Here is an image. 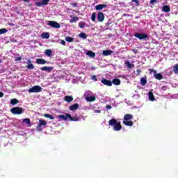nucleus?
<instances>
[{
  "instance_id": "nucleus-1",
  "label": "nucleus",
  "mask_w": 178,
  "mask_h": 178,
  "mask_svg": "<svg viewBox=\"0 0 178 178\" xmlns=\"http://www.w3.org/2000/svg\"><path fill=\"white\" fill-rule=\"evenodd\" d=\"M109 126L113 127L114 131H120V130H122V124H120V122H118L116 119L112 118L108 121Z\"/></svg>"
},
{
  "instance_id": "nucleus-2",
  "label": "nucleus",
  "mask_w": 178,
  "mask_h": 178,
  "mask_svg": "<svg viewBox=\"0 0 178 178\" xmlns=\"http://www.w3.org/2000/svg\"><path fill=\"white\" fill-rule=\"evenodd\" d=\"M131 120H133V115L126 114L124 116L123 124H125V126H129L130 127H131V126H133L134 124L133 121H131Z\"/></svg>"
},
{
  "instance_id": "nucleus-3",
  "label": "nucleus",
  "mask_w": 178,
  "mask_h": 178,
  "mask_svg": "<svg viewBox=\"0 0 178 178\" xmlns=\"http://www.w3.org/2000/svg\"><path fill=\"white\" fill-rule=\"evenodd\" d=\"M10 112L13 115H22V113H24V109L23 107L16 106L12 108Z\"/></svg>"
},
{
  "instance_id": "nucleus-4",
  "label": "nucleus",
  "mask_w": 178,
  "mask_h": 178,
  "mask_svg": "<svg viewBox=\"0 0 178 178\" xmlns=\"http://www.w3.org/2000/svg\"><path fill=\"white\" fill-rule=\"evenodd\" d=\"M47 126V121L44 120H40L39 123L36 127V130L38 131H42V129L45 128Z\"/></svg>"
},
{
  "instance_id": "nucleus-5",
  "label": "nucleus",
  "mask_w": 178,
  "mask_h": 178,
  "mask_svg": "<svg viewBox=\"0 0 178 178\" xmlns=\"http://www.w3.org/2000/svg\"><path fill=\"white\" fill-rule=\"evenodd\" d=\"M134 37L138 38V40H147L148 35L144 33H136L134 34Z\"/></svg>"
},
{
  "instance_id": "nucleus-6",
  "label": "nucleus",
  "mask_w": 178,
  "mask_h": 178,
  "mask_svg": "<svg viewBox=\"0 0 178 178\" xmlns=\"http://www.w3.org/2000/svg\"><path fill=\"white\" fill-rule=\"evenodd\" d=\"M42 88L40 86H34L29 89V92H41Z\"/></svg>"
},
{
  "instance_id": "nucleus-7",
  "label": "nucleus",
  "mask_w": 178,
  "mask_h": 178,
  "mask_svg": "<svg viewBox=\"0 0 178 178\" xmlns=\"http://www.w3.org/2000/svg\"><path fill=\"white\" fill-rule=\"evenodd\" d=\"M48 25L54 29H60V24L55 21H49Z\"/></svg>"
},
{
  "instance_id": "nucleus-8",
  "label": "nucleus",
  "mask_w": 178,
  "mask_h": 178,
  "mask_svg": "<svg viewBox=\"0 0 178 178\" xmlns=\"http://www.w3.org/2000/svg\"><path fill=\"white\" fill-rule=\"evenodd\" d=\"M97 20L100 22H102L104 20H105V15H104V13L101 11L97 13Z\"/></svg>"
},
{
  "instance_id": "nucleus-9",
  "label": "nucleus",
  "mask_w": 178,
  "mask_h": 178,
  "mask_svg": "<svg viewBox=\"0 0 178 178\" xmlns=\"http://www.w3.org/2000/svg\"><path fill=\"white\" fill-rule=\"evenodd\" d=\"M102 84L107 86L108 87H112V81L106 79L105 78L102 79L101 80Z\"/></svg>"
},
{
  "instance_id": "nucleus-10",
  "label": "nucleus",
  "mask_w": 178,
  "mask_h": 178,
  "mask_svg": "<svg viewBox=\"0 0 178 178\" xmlns=\"http://www.w3.org/2000/svg\"><path fill=\"white\" fill-rule=\"evenodd\" d=\"M108 8V4H98L95 6L96 10H102V9Z\"/></svg>"
},
{
  "instance_id": "nucleus-11",
  "label": "nucleus",
  "mask_w": 178,
  "mask_h": 178,
  "mask_svg": "<svg viewBox=\"0 0 178 178\" xmlns=\"http://www.w3.org/2000/svg\"><path fill=\"white\" fill-rule=\"evenodd\" d=\"M40 70H42V72H52V70H54V67H47V66H44V67H42L40 68Z\"/></svg>"
},
{
  "instance_id": "nucleus-12",
  "label": "nucleus",
  "mask_w": 178,
  "mask_h": 178,
  "mask_svg": "<svg viewBox=\"0 0 178 178\" xmlns=\"http://www.w3.org/2000/svg\"><path fill=\"white\" fill-rule=\"evenodd\" d=\"M68 119H70V120H71V122H79V120H80V118L79 117H72L71 114H68L67 115Z\"/></svg>"
},
{
  "instance_id": "nucleus-13",
  "label": "nucleus",
  "mask_w": 178,
  "mask_h": 178,
  "mask_svg": "<svg viewBox=\"0 0 178 178\" xmlns=\"http://www.w3.org/2000/svg\"><path fill=\"white\" fill-rule=\"evenodd\" d=\"M113 52V51H112V50H104L102 52V55L104 56H109V55H112Z\"/></svg>"
},
{
  "instance_id": "nucleus-14",
  "label": "nucleus",
  "mask_w": 178,
  "mask_h": 178,
  "mask_svg": "<svg viewBox=\"0 0 178 178\" xmlns=\"http://www.w3.org/2000/svg\"><path fill=\"white\" fill-rule=\"evenodd\" d=\"M47 63V60H45L42 58H38L36 60V63L38 65H45Z\"/></svg>"
},
{
  "instance_id": "nucleus-15",
  "label": "nucleus",
  "mask_w": 178,
  "mask_h": 178,
  "mask_svg": "<svg viewBox=\"0 0 178 178\" xmlns=\"http://www.w3.org/2000/svg\"><path fill=\"white\" fill-rule=\"evenodd\" d=\"M26 63L28 65L26 66V69H29V70L34 69V65L31 64V61L30 60H28Z\"/></svg>"
},
{
  "instance_id": "nucleus-16",
  "label": "nucleus",
  "mask_w": 178,
  "mask_h": 178,
  "mask_svg": "<svg viewBox=\"0 0 178 178\" xmlns=\"http://www.w3.org/2000/svg\"><path fill=\"white\" fill-rule=\"evenodd\" d=\"M69 109L70 111H76V109H79V104L75 103L74 104L70 106Z\"/></svg>"
},
{
  "instance_id": "nucleus-17",
  "label": "nucleus",
  "mask_w": 178,
  "mask_h": 178,
  "mask_svg": "<svg viewBox=\"0 0 178 178\" xmlns=\"http://www.w3.org/2000/svg\"><path fill=\"white\" fill-rule=\"evenodd\" d=\"M44 55L49 58H51V56H52V50L49 49H46L44 51Z\"/></svg>"
},
{
  "instance_id": "nucleus-18",
  "label": "nucleus",
  "mask_w": 178,
  "mask_h": 178,
  "mask_svg": "<svg viewBox=\"0 0 178 178\" xmlns=\"http://www.w3.org/2000/svg\"><path fill=\"white\" fill-rule=\"evenodd\" d=\"M163 12H165V13H169V12H170V7L168 5L163 6Z\"/></svg>"
},
{
  "instance_id": "nucleus-19",
  "label": "nucleus",
  "mask_w": 178,
  "mask_h": 178,
  "mask_svg": "<svg viewBox=\"0 0 178 178\" xmlns=\"http://www.w3.org/2000/svg\"><path fill=\"white\" fill-rule=\"evenodd\" d=\"M112 84H114V86H120V79H115L111 81Z\"/></svg>"
},
{
  "instance_id": "nucleus-20",
  "label": "nucleus",
  "mask_w": 178,
  "mask_h": 178,
  "mask_svg": "<svg viewBox=\"0 0 178 178\" xmlns=\"http://www.w3.org/2000/svg\"><path fill=\"white\" fill-rule=\"evenodd\" d=\"M86 99L88 102H94V101H95L97 98L95 96H90V97H86Z\"/></svg>"
},
{
  "instance_id": "nucleus-21",
  "label": "nucleus",
  "mask_w": 178,
  "mask_h": 178,
  "mask_svg": "<svg viewBox=\"0 0 178 178\" xmlns=\"http://www.w3.org/2000/svg\"><path fill=\"white\" fill-rule=\"evenodd\" d=\"M68 115H70V113H66L65 115H59L58 118L63 119V120H67V119H69V117L67 116Z\"/></svg>"
},
{
  "instance_id": "nucleus-22",
  "label": "nucleus",
  "mask_w": 178,
  "mask_h": 178,
  "mask_svg": "<svg viewBox=\"0 0 178 178\" xmlns=\"http://www.w3.org/2000/svg\"><path fill=\"white\" fill-rule=\"evenodd\" d=\"M86 55H88V56H90V58H95V53H94V51L91 50L88 51Z\"/></svg>"
},
{
  "instance_id": "nucleus-23",
  "label": "nucleus",
  "mask_w": 178,
  "mask_h": 178,
  "mask_svg": "<svg viewBox=\"0 0 178 178\" xmlns=\"http://www.w3.org/2000/svg\"><path fill=\"white\" fill-rule=\"evenodd\" d=\"M124 65L127 66L128 69H132L134 67V64L130 63L129 60L125 61Z\"/></svg>"
},
{
  "instance_id": "nucleus-24",
  "label": "nucleus",
  "mask_w": 178,
  "mask_h": 178,
  "mask_svg": "<svg viewBox=\"0 0 178 178\" xmlns=\"http://www.w3.org/2000/svg\"><path fill=\"white\" fill-rule=\"evenodd\" d=\"M149 101L154 102L155 101V96H154V93L152 92H149Z\"/></svg>"
},
{
  "instance_id": "nucleus-25",
  "label": "nucleus",
  "mask_w": 178,
  "mask_h": 178,
  "mask_svg": "<svg viewBox=\"0 0 178 178\" xmlns=\"http://www.w3.org/2000/svg\"><path fill=\"white\" fill-rule=\"evenodd\" d=\"M64 99L66 102H72V101H73V97L67 95L65 97Z\"/></svg>"
},
{
  "instance_id": "nucleus-26",
  "label": "nucleus",
  "mask_w": 178,
  "mask_h": 178,
  "mask_svg": "<svg viewBox=\"0 0 178 178\" xmlns=\"http://www.w3.org/2000/svg\"><path fill=\"white\" fill-rule=\"evenodd\" d=\"M154 79H156V80H162V79H163V75H162V74L161 73H158L154 76Z\"/></svg>"
},
{
  "instance_id": "nucleus-27",
  "label": "nucleus",
  "mask_w": 178,
  "mask_h": 178,
  "mask_svg": "<svg viewBox=\"0 0 178 178\" xmlns=\"http://www.w3.org/2000/svg\"><path fill=\"white\" fill-rule=\"evenodd\" d=\"M43 116L44 118H47L48 119H50L51 120H54V119H55V118L52 115L48 114V113L44 114Z\"/></svg>"
},
{
  "instance_id": "nucleus-28",
  "label": "nucleus",
  "mask_w": 178,
  "mask_h": 178,
  "mask_svg": "<svg viewBox=\"0 0 178 178\" xmlns=\"http://www.w3.org/2000/svg\"><path fill=\"white\" fill-rule=\"evenodd\" d=\"M148 70H149V74H152V73H153L154 77H155L156 75L158 74H157V72H156V70L149 69Z\"/></svg>"
},
{
  "instance_id": "nucleus-29",
  "label": "nucleus",
  "mask_w": 178,
  "mask_h": 178,
  "mask_svg": "<svg viewBox=\"0 0 178 178\" xmlns=\"http://www.w3.org/2000/svg\"><path fill=\"white\" fill-rule=\"evenodd\" d=\"M42 38H45L46 40H48V38H49V33H42Z\"/></svg>"
},
{
  "instance_id": "nucleus-30",
  "label": "nucleus",
  "mask_w": 178,
  "mask_h": 178,
  "mask_svg": "<svg viewBox=\"0 0 178 178\" xmlns=\"http://www.w3.org/2000/svg\"><path fill=\"white\" fill-rule=\"evenodd\" d=\"M140 84L141 86H145L147 84V78H141Z\"/></svg>"
},
{
  "instance_id": "nucleus-31",
  "label": "nucleus",
  "mask_w": 178,
  "mask_h": 178,
  "mask_svg": "<svg viewBox=\"0 0 178 178\" xmlns=\"http://www.w3.org/2000/svg\"><path fill=\"white\" fill-rule=\"evenodd\" d=\"M11 105H16L17 104H19V100L17 99H12L10 100Z\"/></svg>"
},
{
  "instance_id": "nucleus-32",
  "label": "nucleus",
  "mask_w": 178,
  "mask_h": 178,
  "mask_svg": "<svg viewBox=\"0 0 178 178\" xmlns=\"http://www.w3.org/2000/svg\"><path fill=\"white\" fill-rule=\"evenodd\" d=\"M65 41H67V42H73V41H74V38L67 36L65 38Z\"/></svg>"
},
{
  "instance_id": "nucleus-33",
  "label": "nucleus",
  "mask_w": 178,
  "mask_h": 178,
  "mask_svg": "<svg viewBox=\"0 0 178 178\" xmlns=\"http://www.w3.org/2000/svg\"><path fill=\"white\" fill-rule=\"evenodd\" d=\"M77 20H79V17H74L70 19V23H76L77 22Z\"/></svg>"
},
{
  "instance_id": "nucleus-34",
  "label": "nucleus",
  "mask_w": 178,
  "mask_h": 178,
  "mask_svg": "<svg viewBox=\"0 0 178 178\" xmlns=\"http://www.w3.org/2000/svg\"><path fill=\"white\" fill-rule=\"evenodd\" d=\"M23 122L24 123H26V124H29L30 126V124H31V121H30L29 118H25L23 120Z\"/></svg>"
},
{
  "instance_id": "nucleus-35",
  "label": "nucleus",
  "mask_w": 178,
  "mask_h": 178,
  "mask_svg": "<svg viewBox=\"0 0 178 178\" xmlns=\"http://www.w3.org/2000/svg\"><path fill=\"white\" fill-rule=\"evenodd\" d=\"M79 37L80 38H83V40H86V38H87V34H86V33H81L79 34Z\"/></svg>"
},
{
  "instance_id": "nucleus-36",
  "label": "nucleus",
  "mask_w": 178,
  "mask_h": 178,
  "mask_svg": "<svg viewBox=\"0 0 178 178\" xmlns=\"http://www.w3.org/2000/svg\"><path fill=\"white\" fill-rule=\"evenodd\" d=\"M97 18V13H92L91 16L92 22H95V19Z\"/></svg>"
},
{
  "instance_id": "nucleus-37",
  "label": "nucleus",
  "mask_w": 178,
  "mask_h": 178,
  "mask_svg": "<svg viewBox=\"0 0 178 178\" xmlns=\"http://www.w3.org/2000/svg\"><path fill=\"white\" fill-rule=\"evenodd\" d=\"M36 6H38L39 8H40V6H45V5L44 4V3H42V1H38L35 3Z\"/></svg>"
},
{
  "instance_id": "nucleus-38",
  "label": "nucleus",
  "mask_w": 178,
  "mask_h": 178,
  "mask_svg": "<svg viewBox=\"0 0 178 178\" xmlns=\"http://www.w3.org/2000/svg\"><path fill=\"white\" fill-rule=\"evenodd\" d=\"M86 26V23L84 22H80L79 23V26L81 28V29H84Z\"/></svg>"
},
{
  "instance_id": "nucleus-39",
  "label": "nucleus",
  "mask_w": 178,
  "mask_h": 178,
  "mask_svg": "<svg viewBox=\"0 0 178 178\" xmlns=\"http://www.w3.org/2000/svg\"><path fill=\"white\" fill-rule=\"evenodd\" d=\"M8 31V29L3 28L0 29V35L5 34Z\"/></svg>"
},
{
  "instance_id": "nucleus-40",
  "label": "nucleus",
  "mask_w": 178,
  "mask_h": 178,
  "mask_svg": "<svg viewBox=\"0 0 178 178\" xmlns=\"http://www.w3.org/2000/svg\"><path fill=\"white\" fill-rule=\"evenodd\" d=\"M173 72L175 74H178V64L174 67Z\"/></svg>"
},
{
  "instance_id": "nucleus-41",
  "label": "nucleus",
  "mask_w": 178,
  "mask_h": 178,
  "mask_svg": "<svg viewBox=\"0 0 178 178\" xmlns=\"http://www.w3.org/2000/svg\"><path fill=\"white\" fill-rule=\"evenodd\" d=\"M49 1L51 0H42V2L43 3V4L45 6L48 5V2H49Z\"/></svg>"
},
{
  "instance_id": "nucleus-42",
  "label": "nucleus",
  "mask_w": 178,
  "mask_h": 178,
  "mask_svg": "<svg viewBox=\"0 0 178 178\" xmlns=\"http://www.w3.org/2000/svg\"><path fill=\"white\" fill-rule=\"evenodd\" d=\"M92 80H94V81H98V78H97V76L93 75L91 76Z\"/></svg>"
},
{
  "instance_id": "nucleus-43",
  "label": "nucleus",
  "mask_w": 178,
  "mask_h": 178,
  "mask_svg": "<svg viewBox=\"0 0 178 178\" xmlns=\"http://www.w3.org/2000/svg\"><path fill=\"white\" fill-rule=\"evenodd\" d=\"M131 2H135L136 6H140V1H138V0H132Z\"/></svg>"
},
{
  "instance_id": "nucleus-44",
  "label": "nucleus",
  "mask_w": 178,
  "mask_h": 178,
  "mask_svg": "<svg viewBox=\"0 0 178 178\" xmlns=\"http://www.w3.org/2000/svg\"><path fill=\"white\" fill-rule=\"evenodd\" d=\"M161 90L163 91H166V90H168V86H161Z\"/></svg>"
},
{
  "instance_id": "nucleus-45",
  "label": "nucleus",
  "mask_w": 178,
  "mask_h": 178,
  "mask_svg": "<svg viewBox=\"0 0 178 178\" xmlns=\"http://www.w3.org/2000/svg\"><path fill=\"white\" fill-rule=\"evenodd\" d=\"M156 2H158L157 0H151L150 1L151 5H154V3H156Z\"/></svg>"
},
{
  "instance_id": "nucleus-46",
  "label": "nucleus",
  "mask_w": 178,
  "mask_h": 178,
  "mask_svg": "<svg viewBox=\"0 0 178 178\" xmlns=\"http://www.w3.org/2000/svg\"><path fill=\"white\" fill-rule=\"evenodd\" d=\"M137 76H140V74L141 73V70L137 69L136 70Z\"/></svg>"
},
{
  "instance_id": "nucleus-47",
  "label": "nucleus",
  "mask_w": 178,
  "mask_h": 178,
  "mask_svg": "<svg viewBox=\"0 0 178 178\" xmlns=\"http://www.w3.org/2000/svg\"><path fill=\"white\" fill-rule=\"evenodd\" d=\"M70 5H72V6H74V8H77V3H71Z\"/></svg>"
},
{
  "instance_id": "nucleus-48",
  "label": "nucleus",
  "mask_w": 178,
  "mask_h": 178,
  "mask_svg": "<svg viewBox=\"0 0 178 178\" xmlns=\"http://www.w3.org/2000/svg\"><path fill=\"white\" fill-rule=\"evenodd\" d=\"M106 109H112V106H111V105H107V106H106Z\"/></svg>"
},
{
  "instance_id": "nucleus-49",
  "label": "nucleus",
  "mask_w": 178,
  "mask_h": 178,
  "mask_svg": "<svg viewBox=\"0 0 178 178\" xmlns=\"http://www.w3.org/2000/svg\"><path fill=\"white\" fill-rule=\"evenodd\" d=\"M60 44H62V45H66V42L65 40H61Z\"/></svg>"
},
{
  "instance_id": "nucleus-50",
  "label": "nucleus",
  "mask_w": 178,
  "mask_h": 178,
  "mask_svg": "<svg viewBox=\"0 0 178 178\" xmlns=\"http://www.w3.org/2000/svg\"><path fill=\"white\" fill-rule=\"evenodd\" d=\"M3 92H0V98H3Z\"/></svg>"
},
{
  "instance_id": "nucleus-51",
  "label": "nucleus",
  "mask_w": 178,
  "mask_h": 178,
  "mask_svg": "<svg viewBox=\"0 0 178 178\" xmlns=\"http://www.w3.org/2000/svg\"><path fill=\"white\" fill-rule=\"evenodd\" d=\"M16 60H22V57H17Z\"/></svg>"
},
{
  "instance_id": "nucleus-52",
  "label": "nucleus",
  "mask_w": 178,
  "mask_h": 178,
  "mask_svg": "<svg viewBox=\"0 0 178 178\" xmlns=\"http://www.w3.org/2000/svg\"><path fill=\"white\" fill-rule=\"evenodd\" d=\"M24 2H30V0H24Z\"/></svg>"
},
{
  "instance_id": "nucleus-53",
  "label": "nucleus",
  "mask_w": 178,
  "mask_h": 178,
  "mask_svg": "<svg viewBox=\"0 0 178 178\" xmlns=\"http://www.w3.org/2000/svg\"><path fill=\"white\" fill-rule=\"evenodd\" d=\"M97 113H99L101 111H99V110L97 111Z\"/></svg>"
},
{
  "instance_id": "nucleus-54",
  "label": "nucleus",
  "mask_w": 178,
  "mask_h": 178,
  "mask_svg": "<svg viewBox=\"0 0 178 178\" xmlns=\"http://www.w3.org/2000/svg\"><path fill=\"white\" fill-rule=\"evenodd\" d=\"M0 63H1V60H0Z\"/></svg>"
}]
</instances>
